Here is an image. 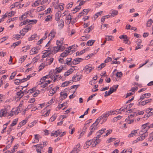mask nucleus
<instances>
[{"label":"nucleus","mask_w":153,"mask_h":153,"mask_svg":"<svg viewBox=\"0 0 153 153\" xmlns=\"http://www.w3.org/2000/svg\"><path fill=\"white\" fill-rule=\"evenodd\" d=\"M140 134L141 135L137 138V140L139 141L143 140L148 135V133L147 132V130H142L140 132Z\"/></svg>","instance_id":"1"},{"label":"nucleus","mask_w":153,"mask_h":153,"mask_svg":"<svg viewBox=\"0 0 153 153\" xmlns=\"http://www.w3.org/2000/svg\"><path fill=\"white\" fill-rule=\"evenodd\" d=\"M107 119V117L105 114H104L99 117L96 120L95 122L97 123L98 124L101 121L102 123H101V124H102L103 122L106 121Z\"/></svg>","instance_id":"2"},{"label":"nucleus","mask_w":153,"mask_h":153,"mask_svg":"<svg viewBox=\"0 0 153 153\" xmlns=\"http://www.w3.org/2000/svg\"><path fill=\"white\" fill-rule=\"evenodd\" d=\"M57 74L55 73L51 77V79L53 80V82L58 81L62 78V76L60 75H57Z\"/></svg>","instance_id":"3"},{"label":"nucleus","mask_w":153,"mask_h":153,"mask_svg":"<svg viewBox=\"0 0 153 153\" xmlns=\"http://www.w3.org/2000/svg\"><path fill=\"white\" fill-rule=\"evenodd\" d=\"M105 130H106L105 128H102L101 130H100L98 131L96 133V134L97 135V136L96 137H94V140H96L95 139H99L100 137V136L104 132V131Z\"/></svg>","instance_id":"4"},{"label":"nucleus","mask_w":153,"mask_h":153,"mask_svg":"<svg viewBox=\"0 0 153 153\" xmlns=\"http://www.w3.org/2000/svg\"><path fill=\"white\" fill-rule=\"evenodd\" d=\"M54 59L50 56H48L46 59V61L44 62L46 65H50L52 63Z\"/></svg>","instance_id":"5"},{"label":"nucleus","mask_w":153,"mask_h":153,"mask_svg":"<svg viewBox=\"0 0 153 153\" xmlns=\"http://www.w3.org/2000/svg\"><path fill=\"white\" fill-rule=\"evenodd\" d=\"M67 90V88L65 89V90H63L62 92L60 93V97H61V99L62 100H64L67 97L68 94L66 92L65 90ZM67 90H68L67 89Z\"/></svg>","instance_id":"6"},{"label":"nucleus","mask_w":153,"mask_h":153,"mask_svg":"<svg viewBox=\"0 0 153 153\" xmlns=\"http://www.w3.org/2000/svg\"><path fill=\"white\" fill-rule=\"evenodd\" d=\"M42 143L38 144L33 146L36 147V150L37 152L41 153V151L42 150L43 146H42Z\"/></svg>","instance_id":"7"},{"label":"nucleus","mask_w":153,"mask_h":153,"mask_svg":"<svg viewBox=\"0 0 153 153\" xmlns=\"http://www.w3.org/2000/svg\"><path fill=\"white\" fill-rule=\"evenodd\" d=\"M56 31L54 29H52L51 31L48 36V37L51 36L50 41H51L55 37V35L56 34Z\"/></svg>","instance_id":"8"},{"label":"nucleus","mask_w":153,"mask_h":153,"mask_svg":"<svg viewBox=\"0 0 153 153\" xmlns=\"http://www.w3.org/2000/svg\"><path fill=\"white\" fill-rule=\"evenodd\" d=\"M83 60V59L82 58H77L73 60L72 63L73 64L76 65L82 62Z\"/></svg>","instance_id":"9"},{"label":"nucleus","mask_w":153,"mask_h":153,"mask_svg":"<svg viewBox=\"0 0 153 153\" xmlns=\"http://www.w3.org/2000/svg\"><path fill=\"white\" fill-rule=\"evenodd\" d=\"M19 113V112L18 110V109H16L13 108L11 111L9 115L10 116V117H12L14 115H16L17 114Z\"/></svg>","instance_id":"10"},{"label":"nucleus","mask_w":153,"mask_h":153,"mask_svg":"<svg viewBox=\"0 0 153 153\" xmlns=\"http://www.w3.org/2000/svg\"><path fill=\"white\" fill-rule=\"evenodd\" d=\"M80 146V144H78L75 147H74L71 152L72 153H77L79 151H80V150L79 149V148Z\"/></svg>","instance_id":"11"},{"label":"nucleus","mask_w":153,"mask_h":153,"mask_svg":"<svg viewBox=\"0 0 153 153\" xmlns=\"http://www.w3.org/2000/svg\"><path fill=\"white\" fill-rule=\"evenodd\" d=\"M98 124V123H96V122H95L90 126V129L91 130H93V132H94L95 130L97 129V126Z\"/></svg>","instance_id":"12"},{"label":"nucleus","mask_w":153,"mask_h":153,"mask_svg":"<svg viewBox=\"0 0 153 153\" xmlns=\"http://www.w3.org/2000/svg\"><path fill=\"white\" fill-rule=\"evenodd\" d=\"M57 23L58 24V26L60 29H62L64 26V22L62 19H60V20L57 21Z\"/></svg>","instance_id":"13"},{"label":"nucleus","mask_w":153,"mask_h":153,"mask_svg":"<svg viewBox=\"0 0 153 153\" xmlns=\"http://www.w3.org/2000/svg\"><path fill=\"white\" fill-rule=\"evenodd\" d=\"M72 18L71 17V15L69 14L66 16L65 18V23L67 24H69L71 22Z\"/></svg>","instance_id":"14"},{"label":"nucleus","mask_w":153,"mask_h":153,"mask_svg":"<svg viewBox=\"0 0 153 153\" xmlns=\"http://www.w3.org/2000/svg\"><path fill=\"white\" fill-rule=\"evenodd\" d=\"M7 112V110L5 109L1 110L0 112V117H2L3 116H5Z\"/></svg>","instance_id":"15"},{"label":"nucleus","mask_w":153,"mask_h":153,"mask_svg":"<svg viewBox=\"0 0 153 153\" xmlns=\"http://www.w3.org/2000/svg\"><path fill=\"white\" fill-rule=\"evenodd\" d=\"M53 53H56L60 50L61 49V46H59L57 45V46L53 47Z\"/></svg>","instance_id":"16"},{"label":"nucleus","mask_w":153,"mask_h":153,"mask_svg":"<svg viewBox=\"0 0 153 153\" xmlns=\"http://www.w3.org/2000/svg\"><path fill=\"white\" fill-rule=\"evenodd\" d=\"M16 91L17 92L16 95L17 97L19 98H22L23 96V93L22 91H17V90H16Z\"/></svg>","instance_id":"17"},{"label":"nucleus","mask_w":153,"mask_h":153,"mask_svg":"<svg viewBox=\"0 0 153 153\" xmlns=\"http://www.w3.org/2000/svg\"><path fill=\"white\" fill-rule=\"evenodd\" d=\"M72 59L71 58H67L65 60V64L68 65H71L72 63L71 62Z\"/></svg>","instance_id":"18"},{"label":"nucleus","mask_w":153,"mask_h":153,"mask_svg":"<svg viewBox=\"0 0 153 153\" xmlns=\"http://www.w3.org/2000/svg\"><path fill=\"white\" fill-rule=\"evenodd\" d=\"M119 38L120 39H123L124 42H125V43H127L128 44V39L127 38V36L126 35H122L119 37Z\"/></svg>","instance_id":"19"},{"label":"nucleus","mask_w":153,"mask_h":153,"mask_svg":"<svg viewBox=\"0 0 153 153\" xmlns=\"http://www.w3.org/2000/svg\"><path fill=\"white\" fill-rule=\"evenodd\" d=\"M27 123V120H23L18 125L17 128H19L25 124Z\"/></svg>","instance_id":"20"},{"label":"nucleus","mask_w":153,"mask_h":153,"mask_svg":"<svg viewBox=\"0 0 153 153\" xmlns=\"http://www.w3.org/2000/svg\"><path fill=\"white\" fill-rule=\"evenodd\" d=\"M137 130H136L133 131H131V133L128 135V137H133L137 133Z\"/></svg>","instance_id":"21"},{"label":"nucleus","mask_w":153,"mask_h":153,"mask_svg":"<svg viewBox=\"0 0 153 153\" xmlns=\"http://www.w3.org/2000/svg\"><path fill=\"white\" fill-rule=\"evenodd\" d=\"M110 13L113 17H114L115 16L118 14V12L117 10H112L110 11Z\"/></svg>","instance_id":"22"},{"label":"nucleus","mask_w":153,"mask_h":153,"mask_svg":"<svg viewBox=\"0 0 153 153\" xmlns=\"http://www.w3.org/2000/svg\"><path fill=\"white\" fill-rule=\"evenodd\" d=\"M61 132L59 130H57L55 131L54 133H52L51 134V136H53L54 135H56V137H57L58 135H60Z\"/></svg>","instance_id":"23"},{"label":"nucleus","mask_w":153,"mask_h":153,"mask_svg":"<svg viewBox=\"0 0 153 153\" xmlns=\"http://www.w3.org/2000/svg\"><path fill=\"white\" fill-rule=\"evenodd\" d=\"M43 83H44V84H42L41 85V87H42L43 88H45L48 91L49 90V88H48V84L47 83V82H45Z\"/></svg>","instance_id":"24"},{"label":"nucleus","mask_w":153,"mask_h":153,"mask_svg":"<svg viewBox=\"0 0 153 153\" xmlns=\"http://www.w3.org/2000/svg\"><path fill=\"white\" fill-rule=\"evenodd\" d=\"M72 79L74 80V81L76 82L77 81H79L80 79H81V77H79V76L76 75V76H74Z\"/></svg>","instance_id":"25"},{"label":"nucleus","mask_w":153,"mask_h":153,"mask_svg":"<svg viewBox=\"0 0 153 153\" xmlns=\"http://www.w3.org/2000/svg\"><path fill=\"white\" fill-rule=\"evenodd\" d=\"M67 49H66L65 51L62 53L61 55L60 56L63 57H64L66 56L69 54L68 52H67Z\"/></svg>","instance_id":"26"},{"label":"nucleus","mask_w":153,"mask_h":153,"mask_svg":"<svg viewBox=\"0 0 153 153\" xmlns=\"http://www.w3.org/2000/svg\"><path fill=\"white\" fill-rule=\"evenodd\" d=\"M38 52L36 49L35 48H32L30 50V53H31V54H35L37 53Z\"/></svg>","instance_id":"27"},{"label":"nucleus","mask_w":153,"mask_h":153,"mask_svg":"<svg viewBox=\"0 0 153 153\" xmlns=\"http://www.w3.org/2000/svg\"><path fill=\"white\" fill-rule=\"evenodd\" d=\"M63 38H62V39H61L60 40H59V41H58V40H57L56 43V44L57 45L59 46H61V45H63Z\"/></svg>","instance_id":"28"},{"label":"nucleus","mask_w":153,"mask_h":153,"mask_svg":"<svg viewBox=\"0 0 153 153\" xmlns=\"http://www.w3.org/2000/svg\"><path fill=\"white\" fill-rule=\"evenodd\" d=\"M93 143H94L93 139L90 140L88 141H87L86 143V144L87 146V147L88 148V147Z\"/></svg>","instance_id":"29"},{"label":"nucleus","mask_w":153,"mask_h":153,"mask_svg":"<svg viewBox=\"0 0 153 153\" xmlns=\"http://www.w3.org/2000/svg\"><path fill=\"white\" fill-rule=\"evenodd\" d=\"M63 69V67L62 66L56 68L55 70H56V71L55 72V73H60L61 72Z\"/></svg>","instance_id":"30"},{"label":"nucleus","mask_w":153,"mask_h":153,"mask_svg":"<svg viewBox=\"0 0 153 153\" xmlns=\"http://www.w3.org/2000/svg\"><path fill=\"white\" fill-rule=\"evenodd\" d=\"M95 42V40H91L88 41L86 45L88 46H91Z\"/></svg>","instance_id":"31"},{"label":"nucleus","mask_w":153,"mask_h":153,"mask_svg":"<svg viewBox=\"0 0 153 153\" xmlns=\"http://www.w3.org/2000/svg\"><path fill=\"white\" fill-rule=\"evenodd\" d=\"M27 57V56H22L21 58L19 59V62L21 63H22L26 59Z\"/></svg>","instance_id":"32"},{"label":"nucleus","mask_w":153,"mask_h":153,"mask_svg":"<svg viewBox=\"0 0 153 153\" xmlns=\"http://www.w3.org/2000/svg\"><path fill=\"white\" fill-rule=\"evenodd\" d=\"M21 43V41H19L16 42H15L13 43L12 45H11V47H14V48L15 47L19 45Z\"/></svg>","instance_id":"33"},{"label":"nucleus","mask_w":153,"mask_h":153,"mask_svg":"<svg viewBox=\"0 0 153 153\" xmlns=\"http://www.w3.org/2000/svg\"><path fill=\"white\" fill-rule=\"evenodd\" d=\"M18 121V118H16L14 119L13 121V122L10 125V126L11 127H13L14 126H15L17 123Z\"/></svg>","instance_id":"34"},{"label":"nucleus","mask_w":153,"mask_h":153,"mask_svg":"<svg viewBox=\"0 0 153 153\" xmlns=\"http://www.w3.org/2000/svg\"><path fill=\"white\" fill-rule=\"evenodd\" d=\"M44 52L43 53V54L42 56V58H44L47 56H48L49 54H50V53H48V52L45 51H43Z\"/></svg>","instance_id":"35"},{"label":"nucleus","mask_w":153,"mask_h":153,"mask_svg":"<svg viewBox=\"0 0 153 153\" xmlns=\"http://www.w3.org/2000/svg\"><path fill=\"white\" fill-rule=\"evenodd\" d=\"M45 65H46L44 62L42 63L41 65L39 66V71H41L42 69L44 68Z\"/></svg>","instance_id":"36"},{"label":"nucleus","mask_w":153,"mask_h":153,"mask_svg":"<svg viewBox=\"0 0 153 153\" xmlns=\"http://www.w3.org/2000/svg\"><path fill=\"white\" fill-rule=\"evenodd\" d=\"M46 76H43V77L41 79L40 81L38 83L39 84H43L44 82H45L46 81Z\"/></svg>","instance_id":"37"},{"label":"nucleus","mask_w":153,"mask_h":153,"mask_svg":"<svg viewBox=\"0 0 153 153\" xmlns=\"http://www.w3.org/2000/svg\"><path fill=\"white\" fill-rule=\"evenodd\" d=\"M86 48H85V49L83 50H82L80 52L78 51L76 53V56H79L81 55L83 53H84L85 52V50L86 49Z\"/></svg>","instance_id":"38"},{"label":"nucleus","mask_w":153,"mask_h":153,"mask_svg":"<svg viewBox=\"0 0 153 153\" xmlns=\"http://www.w3.org/2000/svg\"><path fill=\"white\" fill-rule=\"evenodd\" d=\"M70 83H71V82L69 81H65L62 84L61 87H64L65 86H67L70 84Z\"/></svg>","instance_id":"39"},{"label":"nucleus","mask_w":153,"mask_h":153,"mask_svg":"<svg viewBox=\"0 0 153 153\" xmlns=\"http://www.w3.org/2000/svg\"><path fill=\"white\" fill-rule=\"evenodd\" d=\"M37 34H34L32 35L30 37V39H29V40H32L36 39V40L37 39Z\"/></svg>","instance_id":"40"},{"label":"nucleus","mask_w":153,"mask_h":153,"mask_svg":"<svg viewBox=\"0 0 153 153\" xmlns=\"http://www.w3.org/2000/svg\"><path fill=\"white\" fill-rule=\"evenodd\" d=\"M153 22L152 20L151 19H150L148 20L146 24V27H149L151 26Z\"/></svg>","instance_id":"41"},{"label":"nucleus","mask_w":153,"mask_h":153,"mask_svg":"<svg viewBox=\"0 0 153 153\" xmlns=\"http://www.w3.org/2000/svg\"><path fill=\"white\" fill-rule=\"evenodd\" d=\"M23 49L22 50L23 51L25 52H26L27 50H29L30 48V46L29 45H27V46H25L22 48Z\"/></svg>","instance_id":"42"},{"label":"nucleus","mask_w":153,"mask_h":153,"mask_svg":"<svg viewBox=\"0 0 153 153\" xmlns=\"http://www.w3.org/2000/svg\"><path fill=\"white\" fill-rule=\"evenodd\" d=\"M93 139L94 143L95 144L94 146H95L97 144H98L100 143V140L99 139H96V140H94V138Z\"/></svg>","instance_id":"43"},{"label":"nucleus","mask_w":153,"mask_h":153,"mask_svg":"<svg viewBox=\"0 0 153 153\" xmlns=\"http://www.w3.org/2000/svg\"><path fill=\"white\" fill-rule=\"evenodd\" d=\"M60 16H59V13H56L55 16V19L57 21L60 20Z\"/></svg>","instance_id":"44"},{"label":"nucleus","mask_w":153,"mask_h":153,"mask_svg":"<svg viewBox=\"0 0 153 153\" xmlns=\"http://www.w3.org/2000/svg\"><path fill=\"white\" fill-rule=\"evenodd\" d=\"M111 16V15H108L103 16L102 17L101 19V22H102V23H103L104 22L105 19L106 18H108V17H110Z\"/></svg>","instance_id":"45"},{"label":"nucleus","mask_w":153,"mask_h":153,"mask_svg":"<svg viewBox=\"0 0 153 153\" xmlns=\"http://www.w3.org/2000/svg\"><path fill=\"white\" fill-rule=\"evenodd\" d=\"M13 38L17 40H18L20 38L22 39L20 35L19 34L14 35H13Z\"/></svg>","instance_id":"46"},{"label":"nucleus","mask_w":153,"mask_h":153,"mask_svg":"<svg viewBox=\"0 0 153 153\" xmlns=\"http://www.w3.org/2000/svg\"><path fill=\"white\" fill-rule=\"evenodd\" d=\"M153 115V112H151L150 111L149 113H147L146 114L144 117V118H145L146 117H149L150 116Z\"/></svg>","instance_id":"47"},{"label":"nucleus","mask_w":153,"mask_h":153,"mask_svg":"<svg viewBox=\"0 0 153 153\" xmlns=\"http://www.w3.org/2000/svg\"><path fill=\"white\" fill-rule=\"evenodd\" d=\"M56 116L55 114L53 115L50 119L49 121L51 122L54 121L56 119Z\"/></svg>","instance_id":"48"},{"label":"nucleus","mask_w":153,"mask_h":153,"mask_svg":"<svg viewBox=\"0 0 153 153\" xmlns=\"http://www.w3.org/2000/svg\"><path fill=\"white\" fill-rule=\"evenodd\" d=\"M7 13V16L11 17L14 15L15 12L14 11H12L9 13Z\"/></svg>","instance_id":"49"},{"label":"nucleus","mask_w":153,"mask_h":153,"mask_svg":"<svg viewBox=\"0 0 153 153\" xmlns=\"http://www.w3.org/2000/svg\"><path fill=\"white\" fill-rule=\"evenodd\" d=\"M105 39L106 40L108 41L112 40V38L113 37V36H105Z\"/></svg>","instance_id":"50"},{"label":"nucleus","mask_w":153,"mask_h":153,"mask_svg":"<svg viewBox=\"0 0 153 153\" xmlns=\"http://www.w3.org/2000/svg\"><path fill=\"white\" fill-rule=\"evenodd\" d=\"M52 17L51 15H49L47 16V18L45 19V21L48 22L49 21L51 20Z\"/></svg>","instance_id":"51"},{"label":"nucleus","mask_w":153,"mask_h":153,"mask_svg":"<svg viewBox=\"0 0 153 153\" xmlns=\"http://www.w3.org/2000/svg\"><path fill=\"white\" fill-rule=\"evenodd\" d=\"M52 46H49L47 50H45L46 51L48 52V53L51 54L53 52V51L51 50Z\"/></svg>","instance_id":"52"},{"label":"nucleus","mask_w":153,"mask_h":153,"mask_svg":"<svg viewBox=\"0 0 153 153\" xmlns=\"http://www.w3.org/2000/svg\"><path fill=\"white\" fill-rule=\"evenodd\" d=\"M30 22V20L27 19L25 21H24L22 22H21V24H22V25H25L28 23Z\"/></svg>","instance_id":"53"},{"label":"nucleus","mask_w":153,"mask_h":153,"mask_svg":"<svg viewBox=\"0 0 153 153\" xmlns=\"http://www.w3.org/2000/svg\"><path fill=\"white\" fill-rule=\"evenodd\" d=\"M114 112L113 111H110L107 112L105 114H104L106 117H108L110 115H111L113 114Z\"/></svg>","instance_id":"54"},{"label":"nucleus","mask_w":153,"mask_h":153,"mask_svg":"<svg viewBox=\"0 0 153 153\" xmlns=\"http://www.w3.org/2000/svg\"><path fill=\"white\" fill-rule=\"evenodd\" d=\"M14 83L16 85H19L20 83L22 82H21V80L20 79H16L15 80Z\"/></svg>","instance_id":"55"},{"label":"nucleus","mask_w":153,"mask_h":153,"mask_svg":"<svg viewBox=\"0 0 153 153\" xmlns=\"http://www.w3.org/2000/svg\"><path fill=\"white\" fill-rule=\"evenodd\" d=\"M67 103V102H65L64 103L61 104L60 105H58V107L59 108H61L63 106H66Z\"/></svg>","instance_id":"56"},{"label":"nucleus","mask_w":153,"mask_h":153,"mask_svg":"<svg viewBox=\"0 0 153 153\" xmlns=\"http://www.w3.org/2000/svg\"><path fill=\"white\" fill-rule=\"evenodd\" d=\"M27 16L26 15V13H24L22 15L20 18L19 19L20 20H22L24 19H25Z\"/></svg>","instance_id":"57"},{"label":"nucleus","mask_w":153,"mask_h":153,"mask_svg":"<svg viewBox=\"0 0 153 153\" xmlns=\"http://www.w3.org/2000/svg\"><path fill=\"white\" fill-rule=\"evenodd\" d=\"M90 66V65H87L85 66V67L83 69V70L85 71L86 73L88 72L89 71V68Z\"/></svg>","instance_id":"58"},{"label":"nucleus","mask_w":153,"mask_h":153,"mask_svg":"<svg viewBox=\"0 0 153 153\" xmlns=\"http://www.w3.org/2000/svg\"><path fill=\"white\" fill-rule=\"evenodd\" d=\"M123 74L121 72H118L116 74L117 77L120 78L122 77Z\"/></svg>","instance_id":"59"},{"label":"nucleus","mask_w":153,"mask_h":153,"mask_svg":"<svg viewBox=\"0 0 153 153\" xmlns=\"http://www.w3.org/2000/svg\"><path fill=\"white\" fill-rule=\"evenodd\" d=\"M40 93V91L39 90H36V92L33 94L34 97H36Z\"/></svg>","instance_id":"60"},{"label":"nucleus","mask_w":153,"mask_h":153,"mask_svg":"<svg viewBox=\"0 0 153 153\" xmlns=\"http://www.w3.org/2000/svg\"><path fill=\"white\" fill-rule=\"evenodd\" d=\"M16 74V73L15 72H13L11 74V75L10 76V79L12 80L14 78V76Z\"/></svg>","instance_id":"61"},{"label":"nucleus","mask_w":153,"mask_h":153,"mask_svg":"<svg viewBox=\"0 0 153 153\" xmlns=\"http://www.w3.org/2000/svg\"><path fill=\"white\" fill-rule=\"evenodd\" d=\"M105 64L104 63H102L98 67V68H100V69H98V70H100L101 69L103 68L105 66Z\"/></svg>","instance_id":"62"},{"label":"nucleus","mask_w":153,"mask_h":153,"mask_svg":"<svg viewBox=\"0 0 153 153\" xmlns=\"http://www.w3.org/2000/svg\"><path fill=\"white\" fill-rule=\"evenodd\" d=\"M90 10V9H84L83 10V14H85V15H87Z\"/></svg>","instance_id":"63"},{"label":"nucleus","mask_w":153,"mask_h":153,"mask_svg":"<svg viewBox=\"0 0 153 153\" xmlns=\"http://www.w3.org/2000/svg\"><path fill=\"white\" fill-rule=\"evenodd\" d=\"M153 132L149 134V137L148 138V140H150V141H152V140L153 139Z\"/></svg>","instance_id":"64"}]
</instances>
